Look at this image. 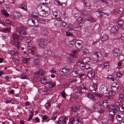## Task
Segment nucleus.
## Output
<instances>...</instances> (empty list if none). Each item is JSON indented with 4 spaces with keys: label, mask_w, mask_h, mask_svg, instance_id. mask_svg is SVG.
Returning <instances> with one entry per match:
<instances>
[{
    "label": "nucleus",
    "mask_w": 124,
    "mask_h": 124,
    "mask_svg": "<svg viewBox=\"0 0 124 124\" xmlns=\"http://www.w3.org/2000/svg\"><path fill=\"white\" fill-rule=\"evenodd\" d=\"M26 27L24 26H21L17 30V32L20 34L23 38H25V45L26 43H29L31 41V40L28 38V35L26 34L25 29Z\"/></svg>",
    "instance_id": "1"
},
{
    "label": "nucleus",
    "mask_w": 124,
    "mask_h": 124,
    "mask_svg": "<svg viewBox=\"0 0 124 124\" xmlns=\"http://www.w3.org/2000/svg\"><path fill=\"white\" fill-rule=\"evenodd\" d=\"M98 104L100 106L101 109H103L108 108L110 104V102H108L107 100H105L103 101H99Z\"/></svg>",
    "instance_id": "2"
},
{
    "label": "nucleus",
    "mask_w": 124,
    "mask_h": 124,
    "mask_svg": "<svg viewBox=\"0 0 124 124\" xmlns=\"http://www.w3.org/2000/svg\"><path fill=\"white\" fill-rule=\"evenodd\" d=\"M38 43L39 46L42 48H45L46 46L47 40L45 38L39 39L38 41Z\"/></svg>",
    "instance_id": "3"
},
{
    "label": "nucleus",
    "mask_w": 124,
    "mask_h": 124,
    "mask_svg": "<svg viewBox=\"0 0 124 124\" xmlns=\"http://www.w3.org/2000/svg\"><path fill=\"white\" fill-rule=\"evenodd\" d=\"M94 57L93 58L94 63H96L98 60L101 61L102 60L101 57L102 56L101 55L100 53L95 52L94 54Z\"/></svg>",
    "instance_id": "4"
},
{
    "label": "nucleus",
    "mask_w": 124,
    "mask_h": 124,
    "mask_svg": "<svg viewBox=\"0 0 124 124\" xmlns=\"http://www.w3.org/2000/svg\"><path fill=\"white\" fill-rule=\"evenodd\" d=\"M38 21L36 19L34 18H30L29 19L27 23L28 24L31 26H37V24Z\"/></svg>",
    "instance_id": "5"
},
{
    "label": "nucleus",
    "mask_w": 124,
    "mask_h": 124,
    "mask_svg": "<svg viewBox=\"0 0 124 124\" xmlns=\"http://www.w3.org/2000/svg\"><path fill=\"white\" fill-rule=\"evenodd\" d=\"M98 84L96 83H93V84L90 85L89 87L90 91L93 93H95L97 89Z\"/></svg>",
    "instance_id": "6"
},
{
    "label": "nucleus",
    "mask_w": 124,
    "mask_h": 124,
    "mask_svg": "<svg viewBox=\"0 0 124 124\" xmlns=\"http://www.w3.org/2000/svg\"><path fill=\"white\" fill-rule=\"evenodd\" d=\"M40 81L43 84H48L51 82V80L48 77H43L41 78Z\"/></svg>",
    "instance_id": "7"
},
{
    "label": "nucleus",
    "mask_w": 124,
    "mask_h": 124,
    "mask_svg": "<svg viewBox=\"0 0 124 124\" xmlns=\"http://www.w3.org/2000/svg\"><path fill=\"white\" fill-rule=\"evenodd\" d=\"M108 88L104 85H101L100 88V92L103 94H105L108 92Z\"/></svg>",
    "instance_id": "8"
},
{
    "label": "nucleus",
    "mask_w": 124,
    "mask_h": 124,
    "mask_svg": "<svg viewBox=\"0 0 124 124\" xmlns=\"http://www.w3.org/2000/svg\"><path fill=\"white\" fill-rule=\"evenodd\" d=\"M85 21H86V20L85 18L80 17H78L76 20V21L78 23V26H81L83 24L85 23Z\"/></svg>",
    "instance_id": "9"
},
{
    "label": "nucleus",
    "mask_w": 124,
    "mask_h": 124,
    "mask_svg": "<svg viewBox=\"0 0 124 124\" xmlns=\"http://www.w3.org/2000/svg\"><path fill=\"white\" fill-rule=\"evenodd\" d=\"M124 117V114L122 112L118 113L116 116V118L118 121H122Z\"/></svg>",
    "instance_id": "10"
},
{
    "label": "nucleus",
    "mask_w": 124,
    "mask_h": 124,
    "mask_svg": "<svg viewBox=\"0 0 124 124\" xmlns=\"http://www.w3.org/2000/svg\"><path fill=\"white\" fill-rule=\"evenodd\" d=\"M75 42V46L77 48L80 49L82 48L83 43L81 40H77Z\"/></svg>",
    "instance_id": "11"
},
{
    "label": "nucleus",
    "mask_w": 124,
    "mask_h": 124,
    "mask_svg": "<svg viewBox=\"0 0 124 124\" xmlns=\"http://www.w3.org/2000/svg\"><path fill=\"white\" fill-rule=\"evenodd\" d=\"M62 21L60 18L55 19L54 22V25L57 27H59L61 26Z\"/></svg>",
    "instance_id": "12"
},
{
    "label": "nucleus",
    "mask_w": 124,
    "mask_h": 124,
    "mask_svg": "<svg viewBox=\"0 0 124 124\" xmlns=\"http://www.w3.org/2000/svg\"><path fill=\"white\" fill-rule=\"evenodd\" d=\"M113 54L115 56H118L121 54V51L119 49L117 48H115L113 50Z\"/></svg>",
    "instance_id": "13"
},
{
    "label": "nucleus",
    "mask_w": 124,
    "mask_h": 124,
    "mask_svg": "<svg viewBox=\"0 0 124 124\" xmlns=\"http://www.w3.org/2000/svg\"><path fill=\"white\" fill-rule=\"evenodd\" d=\"M119 85L116 82H115L113 84L111 87L112 90L115 92L117 91L119 88Z\"/></svg>",
    "instance_id": "14"
},
{
    "label": "nucleus",
    "mask_w": 124,
    "mask_h": 124,
    "mask_svg": "<svg viewBox=\"0 0 124 124\" xmlns=\"http://www.w3.org/2000/svg\"><path fill=\"white\" fill-rule=\"evenodd\" d=\"M80 106L79 105H76L72 106L70 108V110L72 112L77 111L79 109Z\"/></svg>",
    "instance_id": "15"
},
{
    "label": "nucleus",
    "mask_w": 124,
    "mask_h": 124,
    "mask_svg": "<svg viewBox=\"0 0 124 124\" xmlns=\"http://www.w3.org/2000/svg\"><path fill=\"white\" fill-rule=\"evenodd\" d=\"M78 71L76 68H75L74 70L70 73L71 76L73 77H76L78 75Z\"/></svg>",
    "instance_id": "16"
},
{
    "label": "nucleus",
    "mask_w": 124,
    "mask_h": 124,
    "mask_svg": "<svg viewBox=\"0 0 124 124\" xmlns=\"http://www.w3.org/2000/svg\"><path fill=\"white\" fill-rule=\"evenodd\" d=\"M34 74L35 75H37L40 76H42L44 75V70L43 69L39 70L38 71L35 72Z\"/></svg>",
    "instance_id": "17"
},
{
    "label": "nucleus",
    "mask_w": 124,
    "mask_h": 124,
    "mask_svg": "<svg viewBox=\"0 0 124 124\" xmlns=\"http://www.w3.org/2000/svg\"><path fill=\"white\" fill-rule=\"evenodd\" d=\"M118 30V27L116 26H114L111 28L110 31L111 32L115 34V33L117 32Z\"/></svg>",
    "instance_id": "18"
},
{
    "label": "nucleus",
    "mask_w": 124,
    "mask_h": 124,
    "mask_svg": "<svg viewBox=\"0 0 124 124\" xmlns=\"http://www.w3.org/2000/svg\"><path fill=\"white\" fill-rule=\"evenodd\" d=\"M80 88L79 87H77L76 91L75 94L76 96H80L82 94Z\"/></svg>",
    "instance_id": "19"
},
{
    "label": "nucleus",
    "mask_w": 124,
    "mask_h": 124,
    "mask_svg": "<svg viewBox=\"0 0 124 124\" xmlns=\"http://www.w3.org/2000/svg\"><path fill=\"white\" fill-rule=\"evenodd\" d=\"M84 6L87 8H88L90 6V3L89 0H84Z\"/></svg>",
    "instance_id": "20"
},
{
    "label": "nucleus",
    "mask_w": 124,
    "mask_h": 124,
    "mask_svg": "<svg viewBox=\"0 0 124 124\" xmlns=\"http://www.w3.org/2000/svg\"><path fill=\"white\" fill-rule=\"evenodd\" d=\"M53 15L55 17L59 18L61 16V14L59 11L56 10L54 12Z\"/></svg>",
    "instance_id": "21"
},
{
    "label": "nucleus",
    "mask_w": 124,
    "mask_h": 124,
    "mask_svg": "<svg viewBox=\"0 0 124 124\" xmlns=\"http://www.w3.org/2000/svg\"><path fill=\"white\" fill-rule=\"evenodd\" d=\"M22 45V43L20 42H14L13 43V45L16 46L18 49H19L20 48Z\"/></svg>",
    "instance_id": "22"
},
{
    "label": "nucleus",
    "mask_w": 124,
    "mask_h": 124,
    "mask_svg": "<svg viewBox=\"0 0 124 124\" xmlns=\"http://www.w3.org/2000/svg\"><path fill=\"white\" fill-rule=\"evenodd\" d=\"M28 52L30 53L32 55H34L35 56H37V51L33 50L32 49L30 48L28 50Z\"/></svg>",
    "instance_id": "23"
},
{
    "label": "nucleus",
    "mask_w": 124,
    "mask_h": 124,
    "mask_svg": "<svg viewBox=\"0 0 124 124\" xmlns=\"http://www.w3.org/2000/svg\"><path fill=\"white\" fill-rule=\"evenodd\" d=\"M33 63V64L35 65H39L40 63V60L38 59H34Z\"/></svg>",
    "instance_id": "24"
},
{
    "label": "nucleus",
    "mask_w": 124,
    "mask_h": 124,
    "mask_svg": "<svg viewBox=\"0 0 124 124\" xmlns=\"http://www.w3.org/2000/svg\"><path fill=\"white\" fill-rule=\"evenodd\" d=\"M119 110V108L118 107H114L113 108H112L111 111H110V112L111 113L112 112L113 113V115H114L115 113H117Z\"/></svg>",
    "instance_id": "25"
},
{
    "label": "nucleus",
    "mask_w": 124,
    "mask_h": 124,
    "mask_svg": "<svg viewBox=\"0 0 124 124\" xmlns=\"http://www.w3.org/2000/svg\"><path fill=\"white\" fill-rule=\"evenodd\" d=\"M68 24L67 23L64 22L62 23V31L65 30L68 27Z\"/></svg>",
    "instance_id": "26"
},
{
    "label": "nucleus",
    "mask_w": 124,
    "mask_h": 124,
    "mask_svg": "<svg viewBox=\"0 0 124 124\" xmlns=\"http://www.w3.org/2000/svg\"><path fill=\"white\" fill-rule=\"evenodd\" d=\"M108 36L107 35H104L102 36L101 38V39L102 42H104L108 39Z\"/></svg>",
    "instance_id": "27"
},
{
    "label": "nucleus",
    "mask_w": 124,
    "mask_h": 124,
    "mask_svg": "<svg viewBox=\"0 0 124 124\" xmlns=\"http://www.w3.org/2000/svg\"><path fill=\"white\" fill-rule=\"evenodd\" d=\"M67 28L69 31H74L75 30V27L71 24L68 25Z\"/></svg>",
    "instance_id": "28"
},
{
    "label": "nucleus",
    "mask_w": 124,
    "mask_h": 124,
    "mask_svg": "<svg viewBox=\"0 0 124 124\" xmlns=\"http://www.w3.org/2000/svg\"><path fill=\"white\" fill-rule=\"evenodd\" d=\"M90 108L91 109L93 110H96L98 108L97 105L96 104L94 103H93L92 104Z\"/></svg>",
    "instance_id": "29"
},
{
    "label": "nucleus",
    "mask_w": 124,
    "mask_h": 124,
    "mask_svg": "<svg viewBox=\"0 0 124 124\" xmlns=\"http://www.w3.org/2000/svg\"><path fill=\"white\" fill-rule=\"evenodd\" d=\"M102 10L101 9H98L96 12V15L98 17H101L102 16Z\"/></svg>",
    "instance_id": "30"
},
{
    "label": "nucleus",
    "mask_w": 124,
    "mask_h": 124,
    "mask_svg": "<svg viewBox=\"0 0 124 124\" xmlns=\"http://www.w3.org/2000/svg\"><path fill=\"white\" fill-rule=\"evenodd\" d=\"M29 58H25L22 60V61L23 63L25 64H28L29 63Z\"/></svg>",
    "instance_id": "31"
},
{
    "label": "nucleus",
    "mask_w": 124,
    "mask_h": 124,
    "mask_svg": "<svg viewBox=\"0 0 124 124\" xmlns=\"http://www.w3.org/2000/svg\"><path fill=\"white\" fill-rule=\"evenodd\" d=\"M85 96L90 99H92L94 98V96L93 94L91 93H86Z\"/></svg>",
    "instance_id": "32"
},
{
    "label": "nucleus",
    "mask_w": 124,
    "mask_h": 124,
    "mask_svg": "<svg viewBox=\"0 0 124 124\" xmlns=\"http://www.w3.org/2000/svg\"><path fill=\"white\" fill-rule=\"evenodd\" d=\"M12 38L14 40L17 41L19 39V36L17 34L15 33L12 36Z\"/></svg>",
    "instance_id": "33"
},
{
    "label": "nucleus",
    "mask_w": 124,
    "mask_h": 124,
    "mask_svg": "<svg viewBox=\"0 0 124 124\" xmlns=\"http://www.w3.org/2000/svg\"><path fill=\"white\" fill-rule=\"evenodd\" d=\"M67 62L68 63H73L74 62V58L72 57H70L67 58Z\"/></svg>",
    "instance_id": "34"
},
{
    "label": "nucleus",
    "mask_w": 124,
    "mask_h": 124,
    "mask_svg": "<svg viewBox=\"0 0 124 124\" xmlns=\"http://www.w3.org/2000/svg\"><path fill=\"white\" fill-rule=\"evenodd\" d=\"M9 54L11 56H16L17 54V51L15 52L14 50H10L9 51Z\"/></svg>",
    "instance_id": "35"
},
{
    "label": "nucleus",
    "mask_w": 124,
    "mask_h": 124,
    "mask_svg": "<svg viewBox=\"0 0 124 124\" xmlns=\"http://www.w3.org/2000/svg\"><path fill=\"white\" fill-rule=\"evenodd\" d=\"M94 75V72H89L87 74V76L89 78H91L93 77Z\"/></svg>",
    "instance_id": "36"
},
{
    "label": "nucleus",
    "mask_w": 124,
    "mask_h": 124,
    "mask_svg": "<svg viewBox=\"0 0 124 124\" xmlns=\"http://www.w3.org/2000/svg\"><path fill=\"white\" fill-rule=\"evenodd\" d=\"M50 92V91L46 89H45L42 90V94L44 95L48 94Z\"/></svg>",
    "instance_id": "37"
},
{
    "label": "nucleus",
    "mask_w": 124,
    "mask_h": 124,
    "mask_svg": "<svg viewBox=\"0 0 124 124\" xmlns=\"http://www.w3.org/2000/svg\"><path fill=\"white\" fill-rule=\"evenodd\" d=\"M75 120L73 117H71L69 119L68 124H74V123L75 122Z\"/></svg>",
    "instance_id": "38"
},
{
    "label": "nucleus",
    "mask_w": 124,
    "mask_h": 124,
    "mask_svg": "<svg viewBox=\"0 0 124 124\" xmlns=\"http://www.w3.org/2000/svg\"><path fill=\"white\" fill-rule=\"evenodd\" d=\"M63 68L64 71V74H67L69 73V71L70 70V69L66 68Z\"/></svg>",
    "instance_id": "39"
},
{
    "label": "nucleus",
    "mask_w": 124,
    "mask_h": 124,
    "mask_svg": "<svg viewBox=\"0 0 124 124\" xmlns=\"http://www.w3.org/2000/svg\"><path fill=\"white\" fill-rule=\"evenodd\" d=\"M46 13V12L44 9L42 10L39 12V14L40 15L42 16H46V15H45Z\"/></svg>",
    "instance_id": "40"
},
{
    "label": "nucleus",
    "mask_w": 124,
    "mask_h": 124,
    "mask_svg": "<svg viewBox=\"0 0 124 124\" xmlns=\"http://www.w3.org/2000/svg\"><path fill=\"white\" fill-rule=\"evenodd\" d=\"M14 14L16 15V16H17L18 17H21L22 16V14L18 11L14 12Z\"/></svg>",
    "instance_id": "41"
},
{
    "label": "nucleus",
    "mask_w": 124,
    "mask_h": 124,
    "mask_svg": "<svg viewBox=\"0 0 124 124\" xmlns=\"http://www.w3.org/2000/svg\"><path fill=\"white\" fill-rule=\"evenodd\" d=\"M108 93L109 96H114L116 94L115 92L112 91H108Z\"/></svg>",
    "instance_id": "42"
},
{
    "label": "nucleus",
    "mask_w": 124,
    "mask_h": 124,
    "mask_svg": "<svg viewBox=\"0 0 124 124\" xmlns=\"http://www.w3.org/2000/svg\"><path fill=\"white\" fill-rule=\"evenodd\" d=\"M82 51L83 54H82V55H83L84 54H87L89 53L88 50L86 48H85L83 49Z\"/></svg>",
    "instance_id": "43"
},
{
    "label": "nucleus",
    "mask_w": 124,
    "mask_h": 124,
    "mask_svg": "<svg viewBox=\"0 0 124 124\" xmlns=\"http://www.w3.org/2000/svg\"><path fill=\"white\" fill-rule=\"evenodd\" d=\"M119 100L121 101H124V95L122 94L120 95L119 96Z\"/></svg>",
    "instance_id": "44"
},
{
    "label": "nucleus",
    "mask_w": 124,
    "mask_h": 124,
    "mask_svg": "<svg viewBox=\"0 0 124 124\" xmlns=\"http://www.w3.org/2000/svg\"><path fill=\"white\" fill-rule=\"evenodd\" d=\"M48 31L46 30H44L41 32V34L43 36H46L48 34Z\"/></svg>",
    "instance_id": "45"
},
{
    "label": "nucleus",
    "mask_w": 124,
    "mask_h": 124,
    "mask_svg": "<svg viewBox=\"0 0 124 124\" xmlns=\"http://www.w3.org/2000/svg\"><path fill=\"white\" fill-rule=\"evenodd\" d=\"M75 40H73L69 42L68 43L69 46L70 47H72L73 45L75 44Z\"/></svg>",
    "instance_id": "46"
},
{
    "label": "nucleus",
    "mask_w": 124,
    "mask_h": 124,
    "mask_svg": "<svg viewBox=\"0 0 124 124\" xmlns=\"http://www.w3.org/2000/svg\"><path fill=\"white\" fill-rule=\"evenodd\" d=\"M118 56V60L119 61H122L124 60V56L122 55L121 54Z\"/></svg>",
    "instance_id": "47"
},
{
    "label": "nucleus",
    "mask_w": 124,
    "mask_h": 124,
    "mask_svg": "<svg viewBox=\"0 0 124 124\" xmlns=\"http://www.w3.org/2000/svg\"><path fill=\"white\" fill-rule=\"evenodd\" d=\"M27 76L26 73H23L21 75L20 78L21 79H27Z\"/></svg>",
    "instance_id": "48"
},
{
    "label": "nucleus",
    "mask_w": 124,
    "mask_h": 124,
    "mask_svg": "<svg viewBox=\"0 0 124 124\" xmlns=\"http://www.w3.org/2000/svg\"><path fill=\"white\" fill-rule=\"evenodd\" d=\"M86 20L92 23L93 21V19L92 16H88L86 18Z\"/></svg>",
    "instance_id": "49"
},
{
    "label": "nucleus",
    "mask_w": 124,
    "mask_h": 124,
    "mask_svg": "<svg viewBox=\"0 0 124 124\" xmlns=\"http://www.w3.org/2000/svg\"><path fill=\"white\" fill-rule=\"evenodd\" d=\"M108 120L107 118H105L102 120L101 122L102 124H108Z\"/></svg>",
    "instance_id": "50"
},
{
    "label": "nucleus",
    "mask_w": 124,
    "mask_h": 124,
    "mask_svg": "<svg viewBox=\"0 0 124 124\" xmlns=\"http://www.w3.org/2000/svg\"><path fill=\"white\" fill-rule=\"evenodd\" d=\"M18 7L19 8H21L24 10H25L27 8L26 5L24 4H22L19 5Z\"/></svg>",
    "instance_id": "51"
},
{
    "label": "nucleus",
    "mask_w": 124,
    "mask_h": 124,
    "mask_svg": "<svg viewBox=\"0 0 124 124\" xmlns=\"http://www.w3.org/2000/svg\"><path fill=\"white\" fill-rule=\"evenodd\" d=\"M1 13L3 15L6 16H8L9 15V14L5 10H1Z\"/></svg>",
    "instance_id": "52"
},
{
    "label": "nucleus",
    "mask_w": 124,
    "mask_h": 124,
    "mask_svg": "<svg viewBox=\"0 0 124 124\" xmlns=\"http://www.w3.org/2000/svg\"><path fill=\"white\" fill-rule=\"evenodd\" d=\"M47 53L48 55H49L53 56L54 55V54L52 53L51 50L50 49H48L47 51Z\"/></svg>",
    "instance_id": "53"
},
{
    "label": "nucleus",
    "mask_w": 124,
    "mask_h": 124,
    "mask_svg": "<svg viewBox=\"0 0 124 124\" xmlns=\"http://www.w3.org/2000/svg\"><path fill=\"white\" fill-rule=\"evenodd\" d=\"M54 3L55 5L57 6H62V4L60 2L57 0L54 1Z\"/></svg>",
    "instance_id": "54"
},
{
    "label": "nucleus",
    "mask_w": 124,
    "mask_h": 124,
    "mask_svg": "<svg viewBox=\"0 0 124 124\" xmlns=\"http://www.w3.org/2000/svg\"><path fill=\"white\" fill-rule=\"evenodd\" d=\"M106 4L107 5H110L112 4V2L111 0H107Z\"/></svg>",
    "instance_id": "55"
},
{
    "label": "nucleus",
    "mask_w": 124,
    "mask_h": 124,
    "mask_svg": "<svg viewBox=\"0 0 124 124\" xmlns=\"http://www.w3.org/2000/svg\"><path fill=\"white\" fill-rule=\"evenodd\" d=\"M50 84L48 86L50 88H52L54 87L55 86V83H52L51 81L50 83H49Z\"/></svg>",
    "instance_id": "56"
},
{
    "label": "nucleus",
    "mask_w": 124,
    "mask_h": 124,
    "mask_svg": "<svg viewBox=\"0 0 124 124\" xmlns=\"http://www.w3.org/2000/svg\"><path fill=\"white\" fill-rule=\"evenodd\" d=\"M94 93V95L98 98H100L102 96V95L99 93H98L96 92Z\"/></svg>",
    "instance_id": "57"
},
{
    "label": "nucleus",
    "mask_w": 124,
    "mask_h": 124,
    "mask_svg": "<svg viewBox=\"0 0 124 124\" xmlns=\"http://www.w3.org/2000/svg\"><path fill=\"white\" fill-rule=\"evenodd\" d=\"M79 13L78 10L77 8H75L72 10V13L73 14H78Z\"/></svg>",
    "instance_id": "58"
},
{
    "label": "nucleus",
    "mask_w": 124,
    "mask_h": 124,
    "mask_svg": "<svg viewBox=\"0 0 124 124\" xmlns=\"http://www.w3.org/2000/svg\"><path fill=\"white\" fill-rule=\"evenodd\" d=\"M39 22L42 23L44 24L46 22L45 19L44 18H40L39 20Z\"/></svg>",
    "instance_id": "59"
},
{
    "label": "nucleus",
    "mask_w": 124,
    "mask_h": 124,
    "mask_svg": "<svg viewBox=\"0 0 124 124\" xmlns=\"http://www.w3.org/2000/svg\"><path fill=\"white\" fill-rule=\"evenodd\" d=\"M76 121V124H82L83 122L81 120L79 119H77L75 120Z\"/></svg>",
    "instance_id": "60"
},
{
    "label": "nucleus",
    "mask_w": 124,
    "mask_h": 124,
    "mask_svg": "<svg viewBox=\"0 0 124 124\" xmlns=\"http://www.w3.org/2000/svg\"><path fill=\"white\" fill-rule=\"evenodd\" d=\"M68 119V118L66 117H64L63 118L62 122V124H66V121Z\"/></svg>",
    "instance_id": "61"
},
{
    "label": "nucleus",
    "mask_w": 124,
    "mask_h": 124,
    "mask_svg": "<svg viewBox=\"0 0 124 124\" xmlns=\"http://www.w3.org/2000/svg\"><path fill=\"white\" fill-rule=\"evenodd\" d=\"M123 9L122 8H118L117 12L119 14H121L123 11Z\"/></svg>",
    "instance_id": "62"
},
{
    "label": "nucleus",
    "mask_w": 124,
    "mask_h": 124,
    "mask_svg": "<svg viewBox=\"0 0 124 124\" xmlns=\"http://www.w3.org/2000/svg\"><path fill=\"white\" fill-rule=\"evenodd\" d=\"M116 75L117 77H120L122 75V74L121 72L118 71L116 73Z\"/></svg>",
    "instance_id": "63"
},
{
    "label": "nucleus",
    "mask_w": 124,
    "mask_h": 124,
    "mask_svg": "<svg viewBox=\"0 0 124 124\" xmlns=\"http://www.w3.org/2000/svg\"><path fill=\"white\" fill-rule=\"evenodd\" d=\"M6 23L8 24L9 25H12V23L11 21L10 20L8 19H6Z\"/></svg>",
    "instance_id": "64"
}]
</instances>
